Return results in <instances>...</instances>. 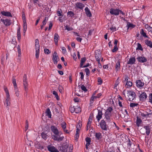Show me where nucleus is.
Masks as SVG:
<instances>
[{"mask_svg": "<svg viewBox=\"0 0 152 152\" xmlns=\"http://www.w3.org/2000/svg\"><path fill=\"white\" fill-rule=\"evenodd\" d=\"M113 110V109L112 107H109L106 110L104 114V118L105 119V121L107 123L111 122L110 117L111 116V113Z\"/></svg>", "mask_w": 152, "mask_h": 152, "instance_id": "nucleus-1", "label": "nucleus"}, {"mask_svg": "<svg viewBox=\"0 0 152 152\" xmlns=\"http://www.w3.org/2000/svg\"><path fill=\"white\" fill-rule=\"evenodd\" d=\"M110 13L113 15H119V13L122 14L123 15H125V13H124L121 10L118 9L111 8L110 10Z\"/></svg>", "mask_w": 152, "mask_h": 152, "instance_id": "nucleus-2", "label": "nucleus"}, {"mask_svg": "<svg viewBox=\"0 0 152 152\" xmlns=\"http://www.w3.org/2000/svg\"><path fill=\"white\" fill-rule=\"evenodd\" d=\"M23 84L24 90L27 94L28 92V83L27 81L26 75L25 74H24L23 77Z\"/></svg>", "mask_w": 152, "mask_h": 152, "instance_id": "nucleus-3", "label": "nucleus"}, {"mask_svg": "<svg viewBox=\"0 0 152 152\" xmlns=\"http://www.w3.org/2000/svg\"><path fill=\"white\" fill-rule=\"evenodd\" d=\"M127 94L128 100L129 101H132L135 98L136 94L134 92L130 90L128 91Z\"/></svg>", "mask_w": 152, "mask_h": 152, "instance_id": "nucleus-4", "label": "nucleus"}, {"mask_svg": "<svg viewBox=\"0 0 152 152\" xmlns=\"http://www.w3.org/2000/svg\"><path fill=\"white\" fill-rule=\"evenodd\" d=\"M100 126L102 130L105 131H107L109 127L105 121L104 119L101 120L100 123Z\"/></svg>", "mask_w": 152, "mask_h": 152, "instance_id": "nucleus-5", "label": "nucleus"}, {"mask_svg": "<svg viewBox=\"0 0 152 152\" xmlns=\"http://www.w3.org/2000/svg\"><path fill=\"white\" fill-rule=\"evenodd\" d=\"M52 59L54 64H56L59 60V58L56 52H55L53 54Z\"/></svg>", "mask_w": 152, "mask_h": 152, "instance_id": "nucleus-6", "label": "nucleus"}, {"mask_svg": "<svg viewBox=\"0 0 152 152\" xmlns=\"http://www.w3.org/2000/svg\"><path fill=\"white\" fill-rule=\"evenodd\" d=\"M47 148L48 150L50 152H59L54 146L51 145L47 146Z\"/></svg>", "mask_w": 152, "mask_h": 152, "instance_id": "nucleus-7", "label": "nucleus"}, {"mask_svg": "<svg viewBox=\"0 0 152 152\" xmlns=\"http://www.w3.org/2000/svg\"><path fill=\"white\" fill-rule=\"evenodd\" d=\"M53 139L54 140L58 141H61L64 138V137H60L59 134H57L53 135H52Z\"/></svg>", "mask_w": 152, "mask_h": 152, "instance_id": "nucleus-8", "label": "nucleus"}, {"mask_svg": "<svg viewBox=\"0 0 152 152\" xmlns=\"http://www.w3.org/2000/svg\"><path fill=\"white\" fill-rule=\"evenodd\" d=\"M75 8L76 9H80V10H83L85 7L83 4L81 2H77L75 4Z\"/></svg>", "mask_w": 152, "mask_h": 152, "instance_id": "nucleus-9", "label": "nucleus"}, {"mask_svg": "<svg viewBox=\"0 0 152 152\" xmlns=\"http://www.w3.org/2000/svg\"><path fill=\"white\" fill-rule=\"evenodd\" d=\"M1 21L3 22L6 26H8L10 25L11 21L10 20L6 19H1Z\"/></svg>", "mask_w": 152, "mask_h": 152, "instance_id": "nucleus-10", "label": "nucleus"}, {"mask_svg": "<svg viewBox=\"0 0 152 152\" xmlns=\"http://www.w3.org/2000/svg\"><path fill=\"white\" fill-rule=\"evenodd\" d=\"M136 83L137 86L140 88H142L144 85V83L142 82V81L140 80H137Z\"/></svg>", "mask_w": 152, "mask_h": 152, "instance_id": "nucleus-11", "label": "nucleus"}, {"mask_svg": "<svg viewBox=\"0 0 152 152\" xmlns=\"http://www.w3.org/2000/svg\"><path fill=\"white\" fill-rule=\"evenodd\" d=\"M140 94L139 96V98L140 101H144L147 98V96L145 92H142Z\"/></svg>", "mask_w": 152, "mask_h": 152, "instance_id": "nucleus-12", "label": "nucleus"}, {"mask_svg": "<svg viewBox=\"0 0 152 152\" xmlns=\"http://www.w3.org/2000/svg\"><path fill=\"white\" fill-rule=\"evenodd\" d=\"M50 129L54 134H59L58 130L56 126L52 125L50 126Z\"/></svg>", "mask_w": 152, "mask_h": 152, "instance_id": "nucleus-13", "label": "nucleus"}, {"mask_svg": "<svg viewBox=\"0 0 152 152\" xmlns=\"http://www.w3.org/2000/svg\"><path fill=\"white\" fill-rule=\"evenodd\" d=\"M1 14L4 16L8 17H12V15L11 13L9 12L1 11Z\"/></svg>", "mask_w": 152, "mask_h": 152, "instance_id": "nucleus-14", "label": "nucleus"}, {"mask_svg": "<svg viewBox=\"0 0 152 152\" xmlns=\"http://www.w3.org/2000/svg\"><path fill=\"white\" fill-rule=\"evenodd\" d=\"M138 61L142 63H144L147 61V59L144 57L139 56L137 58Z\"/></svg>", "mask_w": 152, "mask_h": 152, "instance_id": "nucleus-15", "label": "nucleus"}, {"mask_svg": "<svg viewBox=\"0 0 152 152\" xmlns=\"http://www.w3.org/2000/svg\"><path fill=\"white\" fill-rule=\"evenodd\" d=\"M60 37L57 33H56L54 35V41L55 42V44L57 45L58 44V41Z\"/></svg>", "mask_w": 152, "mask_h": 152, "instance_id": "nucleus-16", "label": "nucleus"}, {"mask_svg": "<svg viewBox=\"0 0 152 152\" xmlns=\"http://www.w3.org/2000/svg\"><path fill=\"white\" fill-rule=\"evenodd\" d=\"M102 110H98V114L96 116V118L98 121H99L102 118Z\"/></svg>", "mask_w": 152, "mask_h": 152, "instance_id": "nucleus-17", "label": "nucleus"}, {"mask_svg": "<svg viewBox=\"0 0 152 152\" xmlns=\"http://www.w3.org/2000/svg\"><path fill=\"white\" fill-rule=\"evenodd\" d=\"M101 57V53L100 50L97 51L96 52L95 58L96 61L100 60V58Z\"/></svg>", "mask_w": 152, "mask_h": 152, "instance_id": "nucleus-18", "label": "nucleus"}, {"mask_svg": "<svg viewBox=\"0 0 152 152\" xmlns=\"http://www.w3.org/2000/svg\"><path fill=\"white\" fill-rule=\"evenodd\" d=\"M85 13L87 16L89 17H91V13L88 7H86L85 8Z\"/></svg>", "mask_w": 152, "mask_h": 152, "instance_id": "nucleus-19", "label": "nucleus"}, {"mask_svg": "<svg viewBox=\"0 0 152 152\" xmlns=\"http://www.w3.org/2000/svg\"><path fill=\"white\" fill-rule=\"evenodd\" d=\"M143 128L146 130V134L148 135L150 134L151 131V129L150 126L148 125L145 126H144Z\"/></svg>", "mask_w": 152, "mask_h": 152, "instance_id": "nucleus-20", "label": "nucleus"}, {"mask_svg": "<svg viewBox=\"0 0 152 152\" xmlns=\"http://www.w3.org/2000/svg\"><path fill=\"white\" fill-rule=\"evenodd\" d=\"M135 61V58L134 57H131L130 58L129 61L127 63L128 64H134Z\"/></svg>", "mask_w": 152, "mask_h": 152, "instance_id": "nucleus-21", "label": "nucleus"}, {"mask_svg": "<svg viewBox=\"0 0 152 152\" xmlns=\"http://www.w3.org/2000/svg\"><path fill=\"white\" fill-rule=\"evenodd\" d=\"M142 121L141 119L139 118L138 116L137 117L136 120V125L138 127H139L142 124Z\"/></svg>", "mask_w": 152, "mask_h": 152, "instance_id": "nucleus-22", "label": "nucleus"}, {"mask_svg": "<svg viewBox=\"0 0 152 152\" xmlns=\"http://www.w3.org/2000/svg\"><path fill=\"white\" fill-rule=\"evenodd\" d=\"M145 113L146 115L147 118H150L151 116H152V112L150 109H149L147 111H145Z\"/></svg>", "mask_w": 152, "mask_h": 152, "instance_id": "nucleus-23", "label": "nucleus"}, {"mask_svg": "<svg viewBox=\"0 0 152 152\" xmlns=\"http://www.w3.org/2000/svg\"><path fill=\"white\" fill-rule=\"evenodd\" d=\"M42 138L45 140H46L48 137V134L45 132H42L41 134Z\"/></svg>", "mask_w": 152, "mask_h": 152, "instance_id": "nucleus-24", "label": "nucleus"}, {"mask_svg": "<svg viewBox=\"0 0 152 152\" xmlns=\"http://www.w3.org/2000/svg\"><path fill=\"white\" fill-rule=\"evenodd\" d=\"M120 61L119 60H118L115 64V70L116 72L120 69Z\"/></svg>", "mask_w": 152, "mask_h": 152, "instance_id": "nucleus-25", "label": "nucleus"}, {"mask_svg": "<svg viewBox=\"0 0 152 152\" xmlns=\"http://www.w3.org/2000/svg\"><path fill=\"white\" fill-rule=\"evenodd\" d=\"M17 35L18 40L20 41L21 39L20 28L19 27L17 30Z\"/></svg>", "mask_w": 152, "mask_h": 152, "instance_id": "nucleus-26", "label": "nucleus"}, {"mask_svg": "<svg viewBox=\"0 0 152 152\" xmlns=\"http://www.w3.org/2000/svg\"><path fill=\"white\" fill-rule=\"evenodd\" d=\"M95 137L98 140L100 139L102 137V135L100 132L96 133H95Z\"/></svg>", "mask_w": 152, "mask_h": 152, "instance_id": "nucleus-27", "label": "nucleus"}, {"mask_svg": "<svg viewBox=\"0 0 152 152\" xmlns=\"http://www.w3.org/2000/svg\"><path fill=\"white\" fill-rule=\"evenodd\" d=\"M46 115L48 116L49 118H51V112L50 111V109L49 108L47 109L46 111Z\"/></svg>", "mask_w": 152, "mask_h": 152, "instance_id": "nucleus-28", "label": "nucleus"}, {"mask_svg": "<svg viewBox=\"0 0 152 152\" xmlns=\"http://www.w3.org/2000/svg\"><path fill=\"white\" fill-rule=\"evenodd\" d=\"M95 93L93 94V95L91 98V99H90V102L91 104H93L94 102V99L96 98V96H95Z\"/></svg>", "mask_w": 152, "mask_h": 152, "instance_id": "nucleus-29", "label": "nucleus"}, {"mask_svg": "<svg viewBox=\"0 0 152 152\" xmlns=\"http://www.w3.org/2000/svg\"><path fill=\"white\" fill-rule=\"evenodd\" d=\"M140 34L144 37L145 38H148V37L146 35V33L145 32L143 29H141L140 31Z\"/></svg>", "mask_w": 152, "mask_h": 152, "instance_id": "nucleus-30", "label": "nucleus"}, {"mask_svg": "<svg viewBox=\"0 0 152 152\" xmlns=\"http://www.w3.org/2000/svg\"><path fill=\"white\" fill-rule=\"evenodd\" d=\"M145 43L148 46L152 48V42L151 41L146 40L145 41Z\"/></svg>", "mask_w": 152, "mask_h": 152, "instance_id": "nucleus-31", "label": "nucleus"}, {"mask_svg": "<svg viewBox=\"0 0 152 152\" xmlns=\"http://www.w3.org/2000/svg\"><path fill=\"white\" fill-rule=\"evenodd\" d=\"M75 113H80L81 111L80 108L77 106L75 107Z\"/></svg>", "mask_w": 152, "mask_h": 152, "instance_id": "nucleus-32", "label": "nucleus"}, {"mask_svg": "<svg viewBox=\"0 0 152 152\" xmlns=\"http://www.w3.org/2000/svg\"><path fill=\"white\" fill-rule=\"evenodd\" d=\"M12 82L14 86V88H17V84L16 83V79L14 77H12Z\"/></svg>", "mask_w": 152, "mask_h": 152, "instance_id": "nucleus-33", "label": "nucleus"}, {"mask_svg": "<svg viewBox=\"0 0 152 152\" xmlns=\"http://www.w3.org/2000/svg\"><path fill=\"white\" fill-rule=\"evenodd\" d=\"M86 59L85 58H83L81 59V62L80 63V66L81 67H82L83 66V65L86 61Z\"/></svg>", "mask_w": 152, "mask_h": 152, "instance_id": "nucleus-34", "label": "nucleus"}, {"mask_svg": "<svg viewBox=\"0 0 152 152\" xmlns=\"http://www.w3.org/2000/svg\"><path fill=\"white\" fill-rule=\"evenodd\" d=\"M80 129L77 128L76 130V134L75 136V137L76 138V139H77L79 137V132H80Z\"/></svg>", "mask_w": 152, "mask_h": 152, "instance_id": "nucleus-35", "label": "nucleus"}, {"mask_svg": "<svg viewBox=\"0 0 152 152\" xmlns=\"http://www.w3.org/2000/svg\"><path fill=\"white\" fill-rule=\"evenodd\" d=\"M61 126L63 130H64L66 128V124L64 122H62L61 124Z\"/></svg>", "mask_w": 152, "mask_h": 152, "instance_id": "nucleus-36", "label": "nucleus"}, {"mask_svg": "<svg viewBox=\"0 0 152 152\" xmlns=\"http://www.w3.org/2000/svg\"><path fill=\"white\" fill-rule=\"evenodd\" d=\"M132 82H130V81H127L126 84V86L127 88H128L129 87H130L132 86Z\"/></svg>", "mask_w": 152, "mask_h": 152, "instance_id": "nucleus-37", "label": "nucleus"}, {"mask_svg": "<svg viewBox=\"0 0 152 152\" xmlns=\"http://www.w3.org/2000/svg\"><path fill=\"white\" fill-rule=\"evenodd\" d=\"M127 27L128 28H129L130 27H131L132 28H134L135 27V26L132 23H127Z\"/></svg>", "mask_w": 152, "mask_h": 152, "instance_id": "nucleus-38", "label": "nucleus"}, {"mask_svg": "<svg viewBox=\"0 0 152 152\" xmlns=\"http://www.w3.org/2000/svg\"><path fill=\"white\" fill-rule=\"evenodd\" d=\"M14 90L15 91V94L17 97H18L19 96V94L18 91V88H15Z\"/></svg>", "mask_w": 152, "mask_h": 152, "instance_id": "nucleus-39", "label": "nucleus"}, {"mask_svg": "<svg viewBox=\"0 0 152 152\" xmlns=\"http://www.w3.org/2000/svg\"><path fill=\"white\" fill-rule=\"evenodd\" d=\"M85 140L87 143V144H88V146H89L90 144L91 139L88 137H87L86 138Z\"/></svg>", "mask_w": 152, "mask_h": 152, "instance_id": "nucleus-40", "label": "nucleus"}, {"mask_svg": "<svg viewBox=\"0 0 152 152\" xmlns=\"http://www.w3.org/2000/svg\"><path fill=\"white\" fill-rule=\"evenodd\" d=\"M149 102L152 104V93L150 94L148 96Z\"/></svg>", "mask_w": 152, "mask_h": 152, "instance_id": "nucleus-41", "label": "nucleus"}, {"mask_svg": "<svg viewBox=\"0 0 152 152\" xmlns=\"http://www.w3.org/2000/svg\"><path fill=\"white\" fill-rule=\"evenodd\" d=\"M57 14L58 16H63L62 12L61 10H58L57 11Z\"/></svg>", "mask_w": 152, "mask_h": 152, "instance_id": "nucleus-42", "label": "nucleus"}, {"mask_svg": "<svg viewBox=\"0 0 152 152\" xmlns=\"http://www.w3.org/2000/svg\"><path fill=\"white\" fill-rule=\"evenodd\" d=\"M81 89L84 91L86 92L87 91L86 88L84 85H82L80 86Z\"/></svg>", "mask_w": 152, "mask_h": 152, "instance_id": "nucleus-43", "label": "nucleus"}, {"mask_svg": "<svg viewBox=\"0 0 152 152\" xmlns=\"http://www.w3.org/2000/svg\"><path fill=\"white\" fill-rule=\"evenodd\" d=\"M69 110L72 113L75 112V106H74L73 107H70L69 108Z\"/></svg>", "mask_w": 152, "mask_h": 152, "instance_id": "nucleus-44", "label": "nucleus"}, {"mask_svg": "<svg viewBox=\"0 0 152 152\" xmlns=\"http://www.w3.org/2000/svg\"><path fill=\"white\" fill-rule=\"evenodd\" d=\"M67 15H69L71 17L73 16L74 15V13L71 11L68 12L67 13Z\"/></svg>", "mask_w": 152, "mask_h": 152, "instance_id": "nucleus-45", "label": "nucleus"}, {"mask_svg": "<svg viewBox=\"0 0 152 152\" xmlns=\"http://www.w3.org/2000/svg\"><path fill=\"white\" fill-rule=\"evenodd\" d=\"M53 94L55 96L56 99L58 100V96L57 92L55 91H53Z\"/></svg>", "mask_w": 152, "mask_h": 152, "instance_id": "nucleus-46", "label": "nucleus"}, {"mask_svg": "<svg viewBox=\"0 0 152 152\" xmlns=\"http://www.w3.org/2000/svg\"><path fill=\"white\" fill-rule=\"evenodd\" d=\"M141 118L142 119H144V118H147V116L145 113H142L141 114Z\"/></svg>", "mask_w": 152, "mask_h": 152, "instance_id": "nucleus-47", "label": "nucleus"}, {"mask_svg": "<svg viewBox=\"0 0 152 152\" xmlns=\"http://www.w3.org/2000/svg\"><path fill=\"white\" fill-rule=\"evenodd\" d=\"M10 98L9 94H6V101H10Z\"/></svg>", "mask_w": 152, "mask_h": 152, "instance_id": "nucleus-48", "label": "nucleus"}, {"mask_svg": "<svg viewBox=\"0 0 152 152\" xmlns=\"http://www.w3.org/2000/svg\"><path fill=\"white\" fill-rule=\"evenodd\" d=\"M4 54H3L1 56V64H4V61L5 60V57H4Z\"/></svg>", "mask_w": 152, "mask_h": 152, "instance_id": "nucleus-49", "label": "nucleus"}, {"mask_svg": "<svg viewBox=\"0 0 152 152\" xmlns=\"http://www.w3.org/2000/svg\"><path fill=\"white\" fill-rule=\"evenodd\" d=\"M10 101H6V106L7 109H9V107L10 106Z\"/></svg>", "mask_w": 152, "mask_h": 152, "instance_id": "nucleus-50", "label": "nucleus"}, {"mask_svg": "<svg viewBox=\"0 0 152 152\" xmlns=\"http://www.w3.org/2000/svg\"><path fill=\"white\" fill-rule=\"evenodd\" d=\"M48 20V18L47 17H45V19L43 20L42 22V24L43 25H45Z\"/></svg>", "mask_w": 152, "mask_h": 152, "instance_id": "nucleus-51", "label": "nucleus"}, {"mask_svg": "<svg viewBox=\"0 0 152 152\" xmlns=\"http://www.w3.org/2000/svg\"><path fill=\"white\" fill-rule=\"evenodd\" d=\"M65 29L67 30L68 31H70L73 30V28L68 26H66L65 27Z\"/></svg>", "mask_w": 152, "mask_h": 152, "instance_id": "nucleus-52", "label": "nucleus"}, {"mask_svg": "<svg viewBox=\"0 0 152 152\" xmlns=\"http://www.w3.org/2000/svg\"><path fill=\"white\" fill-rule=\"evenodd\" d=\"M44 52L45 54H48L50 52V50L48 49H45L44 50Z\"/></svg>", "mask_w": 152, "mask_h": 152, "instance_id": "nucleus-53", "label": "nucleus"}, {"mask_svg": "<svg viewBox=\"0 0 152 152\" xmlns=\"http://www.w3.org/2000/svg\"><path fill=\"white\" fill-rule=\"evenodd\" d=\"M98 82L99 83V84L101 85L102 83V81L101 77H99L98 78Z\"/></svg>", "mask_w": 152, "mask_h": 152, "instance_id": "nucleus-54", "label": "nucleus"}, {"mask_svg": "<svg viewBox=\"0 0 152 152\" xmlns=\"http://www.w3.org/2000/svg\"><path fill=\"white\" fill-rule=\"evenodd\" d=\"M85 71L86 72V75H88L90 73V71L89 69L88 68H86L85 69Z\"/></svg>", "mask_w": 152, "mask_h": 152, "instance_id": "nucleus-55", "label": "nucleus"}, {"mask_svg": "<svg viewBox=\"0 0 152 152\" xmlns=\"http://www.w3.org/2000/svg\"><path fill=\"white\" fill-rule=\"evenodd\" d=\"M36 50H39V44H35Z\"/></svg>", "mask_w": 152, "mask_h": 152, "instance_id": "nucleus-56", "label": "nucleus"}, {"mask_svg": "<svg viewBox=\"0 0 152 152\" xmlns=\"http://www.w3.org/2000/svg\"><path fill=\"white\" fill-rule=\"evenodd\" d=\"M118 79H119V78L118 77L116 80L115 83V84L114 86L115 88L118 85L119 83V80H118Z\"/></svg>", "mask_w": 152, "mask_h": 152, "instance_id": "nucleus-57", "label": "nucleus"}, {"mask_svg": "<svg viewBox=\"0 0 152 152\" xmlns=\"http://www.w3.org/2000/svg\"><path fill=\"white\" fill-rule=\"evenodd\" d=\"M39 50H36L35 56L36 58H39Z\"/></svg>", "mask_w": 152, "mask_h": 152, "instance_id": "nucleus-58", "label": "nucleus"}, {"mask_svg": "<svg viewBox=\"0 0 152 152\" xmlns=\"http://www.w3.org/2000/svg\"><path fill=\"white\" fill-rule=\"evenodd\" d=\"M137 104L131 103L130 104V106L131 107H134L136 106H137Z\"/></svg>", "mask_w": 152, "mask_h": 152, "instance_id": "nucleus-59", "label": "nucleus"}, {"mask_svg": "<svg viewBox=\"0 0 152 152\" xmlns=\"http://www.w3.org/2000/svg\"><path fill=\"white\" fill-rule=\"evenodd\" d=\"M118 50L117 46H115L114 48L112 50V51L113 52H116Z\"/></svg>", "mask_w": 152, "mask_h": 152, "instance_id": "nucleus-60", "label": "nucleus"}, {"mask_svg": "<svg viewBox=\"0 0 152 152\" xmlns=\"http://www.w3.org/2000/svg\"><path fill=\"white\" fill-rule=\"evenodd\" d=\"M137 49H139L140 50H142L141 44L139 43H138Z\"/></svg>", "mask_w": 152, "mask_h": 152, "instance_id": "nucleus-61", "label": "nucleus"}, {"mask_svg": "<svg viewBox=\"0 0 152 152\" xmlns=\"http://www.w3.org/2000/svg\"><path fill=\"white\" fill-rule=\"evenodd\" d=\"M92 121V118H91L90 117H89L88 118V121L87 124H91Z\"/></svg>", "mask_w": 152, "mask_h": 152, "instance_id": "nucleus-62", "label": "nucleus"}, {"mask_svg": "<svg viewBox=\"0 0 152 152\" xmlns=\"http://www.w3.org/2000/svg\"><path fill=\"white\" fill-rule=\"evenodd\" d=\"M62 52L64 54H65L66 53V50L65 47H62Z\"/></svg>", "mask_w": 152, "mask_h": 152, "instance_id": "nucleus-63", "label": "nucleus"}, {"mask_svg": "<svg viewBox=\"0 0 152 152\" xmlns=\"http://www.w3.org/2000/svg\"><path fill=\"white\" fill-rule=\"evenodd\" d=\"M76 40L78 42H81L82 39L78 37L76 38Z\"/></svg>", "mask_w": 152, "mask_h": 152, "instance_id": "nucleus-64", "label": "nucleus"}]
</instances>
